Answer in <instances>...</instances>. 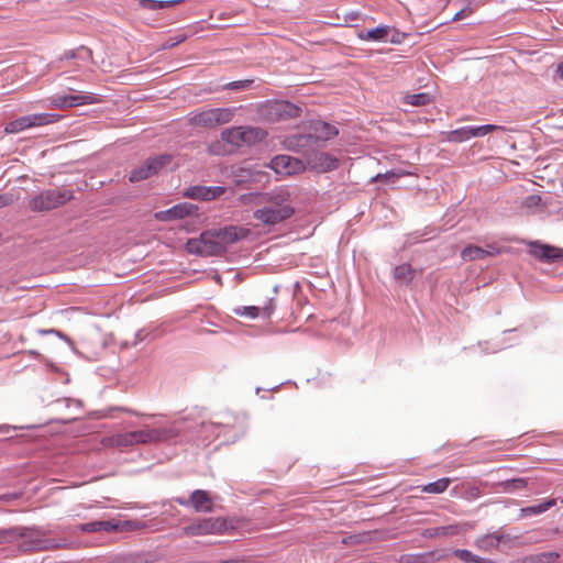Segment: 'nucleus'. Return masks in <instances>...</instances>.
I'll list each match as a JSON object with an SVG mask.
<instances>
[{
	"mask_svg": "<svg viewBox=\"0 0 563 563\" xmlns=\"http://www.w3.org/2000/svg\"><path fill=\"white\" fill-rule=\"evenodd\" d=\"M74 198L70 189L54 188L38 192L29 201V208L33 212H45L64 206Z\"/></svg>",
	"mask_w": 563,
	"mask_h": 563,
	"instance_id": "1",
	"label": "nucleus"
},
{
	"mask_svg": "<svg viewBox=\"0 0 563 563\" xmlns=\"http://www.w3.org/2000/svg\"><path fill=\"white\" fill-rule=\"evenodd\" d=\"M108 444L115 448H126L137 444H151L150 428L114 434L108 438Z\"/></svg>",
	"mask_w": 563,
	"mask_h": 563,
	"instance_id": "9",
	"label": "nucleus"
},
{
	"mask_svg": "<svg viewBox=\"0 0 563 563\" xmlns=\"http://www.w3.org/2000/svg\"><path fill=\"white\" fill-rule=\"evenodd\" d=\"M400 177V174H396V173H386V174H378L375 179L376 180H385V181H388L389 179H394V178H399Z\"/></svg>",
	"mask_w": 563,
	"mask_h": 563,
	"instance_id": "47",
	"label": "nucleus"
},
{
	"mask_svg": "<svg viewBox=\"0 0 563 563\" xmlns=\"http://www.w3.org/2000/svg\"><path fill=\"white\" fill-rule=\"evenodd\" d=\"M18 530L16 543L21 551L31 552L47 549V541L43 539L42 531L33 528L15 527Z\"/></svg>",
	"mask_w": 563,
	"mask_h": 563,
	"instance_id": "8",
	"label": "nucleus"
},
{
	"mask_svg": "<svg viewBox=\"0 0 563 563\" xmlns=\"http://www.w3.org/2000/svg\"><path fill=\"white\" fill-rule=\"evenodd\" d=\"M556 505L555 498H549L544 501L540 500H530V517L540 515L547 510H549L551 507H554Z\"/></svg>",
	"mask_w": 563,
	"mask_h": 563,
	"instance_id": "34",
	"label": "nucleus"
},
{
	"mask_svg": "<svg viewBox=\"0 0 563 563\" xmlns=\"http://www.w3.org/2000/svg\"><path fill=\"white\" fill-rule=\"evenodd\" d=\"M556 73L559 74L560 78L563 79V62L558 65Z\"/></svg>",
	"mask_w": 563,
	"mask_h": 563,
	"instance_id": "53",
	"label": "nucleus"
},
{
	"mask_svg": "<svg viewBox=\"0 0 563 563\" xmlns=\"http://www.w3.org/2000/svg\"><path fill=\"white\" fill-rule=\"evenodd\" d=\"M252 84H253V80H251V79L238 80V81L228 82V84L223 85L222 88L228 89V90H245Z\"/></svg>",
	"mask_w": 563,
	"mask_h": 563,
	"instance_id": "42",
	"label": "nucleus"
},
{
	"mask_svg": "<svg viewBox=\"0 0 563 563\" xmlns=\"http://www.w3.org/2000/svg\"><path fill=\"white\" fill-rule=\"evenodd\" d=\"M186 249L191 254L202 256H219L223 254V246L216 239L213 229L203 231L198 239H189Z\"/></svg>",
	"mask_w": 563,
	"mask_h": 563,
	"instance_id": "4",
	"label": "nucleus"
},
{
	"mask_svg": "<svg viewBox=\"0 0 563 563\" xmlns=\"http://www.w3.org/2000/svg\"><path fill=\"white\" fill-rule=\"evenodd\" d=\"M301 108L284 100H271L258 108L260 117L267 122H276L300 117Z\"/></svg>",
	"mask_w": 563,
	"mask_h": 563,
	"instance_id": "3",
	"label": "nucleus"
},
{
	"mask_svg": "<svg viewBox=\"0 0 563 563\" xmlns=\"http://www.w3.org/2000/svg\"><path fill=\"white\" fill-rule=\"evenodd\" d=\"M550 199L551 195L549 192H534L530 189V212H542L549 205Z\"/></svg>",
	"mask_w": 563,
	"mask_h": 563,
	"instance_id": "28",
	"label": "nucleus"
},
{
	"mask_svg": "<svg viewBox=\"0 0 563 563\" xmlns=\"http://www.w3.org/2000/svg\"><path fill=\"white\" fill-rule=\"evenodd\" d=\"M235 177H236L235 180L238 184L245 181L244 175H235Z\"/></svg>",
	"mask_w": 563,
	"mask_h": 563,
	"instance_id": "54",
	"label": "nucleus"
},
{
	"mask_svg": "<svg viewBox=\"0 0 563 563\" xmlns=\"http://www.w3.org/2000/svg\"><path fill=\"white\" fill-rule=\"evenodd\" d=\"M11 201L12 199L8 195H0V208L10 205Z\"/></svg>",
	"mask_w": 563,
	"mask_h": 563,
	"instance_id": "49",
	"label": "nucleus"
},
{
	"mask_svg": "<svg viewBox=\"0 0 563 563\" xmlns=\"http://www.w3.org/2000/svg\"><path fill=\"white\" fill-rule=\"evenodd\" d=\"M391 43H399L400 40L398 38V33H396L389 40Z\"/></svg>",
	"mask_w": 563,
	"mask_h": 563,
	"instance_id": "55",
	"label": "nucleus"
},
{
	"mask_svg": "<svg viewBox=\"0 0 563 563\" xmlns=\"http://www.w3.org/2000/svg\"><path fill=\"white\" fill-rule=\"evenodd\" d=\"M186 38V36L184 34H178V35H175V36H172L169 38H167L163 45L164 48H172V47H175L176 45L180 44L181 42H184Z\"/></svg>",
	"mask_w": 563,
	"mask_h": 563,
	"instance_id": "44",
	"label": "nucleus"
},
{
	"mask_svg": "<svg viewBox=\"0 0 563 563\" xmlns=\"http://www.w3.org/2000/svg\"><path fill=\"white\" fill-rule=\"evenodd\" d=\"M272 167L279 174H292L302 169L303 164L298 158L288 155H277L272 159Z\"/></svg>",
	"mask_w": 563,
	"mask_h": 563,
	"instance_id": "23",
	"label": "nucleus"
},
{
	"mask_svg": "<svg viewBox=\"0 0 563 563\" xmlns=\"http://www.w3.org/2000/svg\"><path fill=\"white\" fill-rule=\"evenodd\" d=\"M124 411L129 412V413H132L134 416H141V417H153L152 415H144V413H139L136 411H133V410H130V409H124Z\"/></svg>",
	"mask_w": 563,
	"mask_h": 563,
	"instance_id": "52",
	"label": "nucleus"
},
{
	"mask_svg": "<svg viewBox=\"0 0 563 563\" xmlns=\"http://www.w3.org/2000/svg\"><path fill=\"white\" fill-rule=\"evenodd\" d=\"M530 256L541 262L553 263L563 258V250L540 241H530Z\"/></svg>",
	"mask_w": 563,
	"mask_h": 563,
	"instance_id": "16",
	"label": "nucleus"
},
{
	"mask_svg": "<svg viewBox=\"0 0 563 563\" xmlns=\"http://www.w3.org/2000/svg\"><path fill=\"white\" fill-rule=\"evenodd\" d=\"M78 530L81 532H98V531H122L124 530V527L120 526L119 523H114L112 521L108 520H97V521H90L86 523H80L77 526Z\"/></svg>",
	"mask_w": 563,
	"mask_h": 563,
	"instance_id": "25",
	"label": "nucleus"
},
{
	"mask_svg": "<svg viewBox=\"0 0 563 563\" xmlns=\"http://www.w3.org/2000/svg\"><path fill=\"white\" fill-rule=\"evenodd\" d=\"M107 563H146V560L142 555H124L117 556Z\"/></svg>",
	"mask_w": 563,
	"mask_h": 563,
	"instance_id": "41",
	"label": "nucleus"
},
{
	"mask_svg": "<svg viewBox=\"0 0 563 563\" xmlns=\"http://www.w3.org/2000/svg\"><path fill=\"white\" fill-rule=\"evenodd\" d=\"M416 275V271L409 264H401L395 267L394 277L398 282L409 284Z\"/></svg>",
	"mask_w": 563,
	"mask_h": 563,
	"instance_id": "30",
	"label": "nucleus"
},
{
	"mask_svg": "<svg viewBox=\"0 0 563 563\" xmlns=\"http://www.w3.org/2000/svg\"><path fill=\"white\" fill-rule=\"evenodd\" d=\"M196 211L197 207L190 203H178L172 207L175 219H184L187 216L194 214Z\"/></svg>",
	"mask_w": 563,
	"mask_h": 563,
	"instance_id": "36",
	"label": "nucleus"
},
{
	"mask_svg": "<svg viewBox=\"0 0 563 563\" xmlns=\"http://www.w3.org/2000/svg\"><path fill=\"white\" fill-rule=\"evenodd\" d=\"M457 533L456 526H445L426 529L422 536L426 538H435L441 536H453Z\"/></svg>",
	"mask_w": 563,
	"mask_h": 563,
	"instance_id": "33",
	"label": "nucleus"
},
{
	"mask_svg": "<svg viewBox=\"0 0 563 563\" xmlns=\"http://www.w3.org/2000/svg\"><path fill=\"white\" fill-rule=\"evenodd\" d=\"M216 239L223 246V254L227 247L235 242L246 239L251 234V230L239 225H227L219 229H213Z\"/></svg>",
	"mask_w": 563,
	"mask_h": 563,
	"instance_id": "12",
	"label": "nucleus"
},
{
	"mask_svg": "<svg viewBox=\"0 0 563 563\" xmlns=\"http://www.w3.org/2000/svg\"><path fill=\"white\" fill-rule=\"evenodd\" d=\"M405 102L415 107L426 106L431 102L429 93L420 92L405 96Z\"/></svg>",
	"mask_w": 563,
	"mask_h": 563,
	"instance_id": "35",
	"label": "nucleus"
},
{
	"mask_svg": "<svg viewBox=\"0 0 563 563\" xmlns=\"http://www.w3.org/2000/svg\"><path fill=\"white\" fill-rule=\"evenodd\" d=\"M311 130L310 135L316 139V144L319 150L324 146L327 141L333 139L339 133L336 126L322 121L314 122L311 125Z\"/></svg>",
	"mask_w": 563,
	"mask_h": 563,
	"instance_id": "22",
	"label": "nucleus"
},
{
	"mask_svg": "<svg viewBox=\"0 0 563 563\" xmlns=\"http://www.w3.org/2000/svg\"><path fill=\"white\" fill-rule=\"evenodd\" d=\"M18 533L19 532L15 530V527L9 529L0 528V544L15 543Z\"/></svg>",
	"mask_w": 563,
	"mask_h": 563,
	"instance_id": "40",
	"label": "nucleus"
},
{
	"mask_svg": "<svg viewBox=\"0 0 563 563\" xmlns=\"http://www.w3.org/2000/svg\"><path fill=\"white\" fill-rule=\"evenodd\" d=\"M503 252V249L496 243H489L485 246L467 245L461 252L464 261L484 260L489 256H496Z\"/></svg>",
	"mask_w": 563,
	"mask_h": 563,
	"instance_id": "17",
	"label": "nucleus"
},
{
	"mask_svg": "<svg viewBox=\"0 0 563 563\" xmlns=\"http://www.w3.org/2000/svg\"><path fill=\"white\" fill-rule=\"evenodd\" d=\"M452 553L454 556L459 558L461 561L465 563H496L493 560L475 555L471 551L465 549H456Z\"/></svg>",
	"mask_w": 563,
	"mask_h": 563,
	"instance_id": "31",
	"label": "nucleus"
},
{
	"mask_svg": "<svg viewBox=\"0 0 563 563\" xmlns=\"http://www.w3.org/2000/svg\"><path fill=\"white\" fill-rule=\"evenodd\" d=\"M401 561H405L406 563H421L422 555L402 556Z\"/></svg>",
	"mask_w": 563,
	"mask_h": 563,
	"instance_id": "48",
	"label": "nucleus"
},
{
	"mask_svg": "<svg viewBox=\"0 0 563 563\" xmlns=\"http://www.w3.org/2000/svg\"><path fill=\"white\" fill-rule=\"evenodd\" d=\"M236 108H211L192 112L189 122L191 125L212 129L232 121Z\"/></svg>",
	"mask_w": 563,
	"mask_h": 563,
	"instance_id": "2",
	"label": "nucleus"
},
{
	"mask_svg": "<svg viewBox=\"0 0 563 563\" xmlns=\"http://www.w3.org/2000/svg\"><path fill=\"white\" fill-rule=\"evenodd\" d=\"M89 57H90V51L88 48L80 47V48H77V49L66 51L62 55L60 59H75V58L86 59V58H89Z\"/></svg>",
	"mask_w": 563,
	"mask_h": 563,
	"instance_id": "39",
	"label": "nucleus"
},
{
	"mask_svg": "<svg viewBox=\"0 0 563 563\" xmlns=\"http://www.w3.org/2000/svg\"><path fill=\"white\" fill-rule=\"evenodd\" d=\"M388 33H389V26L379 25L372 30L361 31L358 33V37L363 41L379 42V41H386Z\"/></svg>",
	"mask_w": 563,
	"mask_h": 563,
	"instance_id": "27",
	"label": "nucleus"
},
{
	"mask_svg": "<svg viewBox=\"0 0 563 563\" xmlns=\"http://www.w3.org/2000/svg\"><path fill=\"white\" fill-rule=\"evenodd\" d=\"M311 168L319 172H329L336 169L339 166V159L329 153L320 152L314 150L311 156L306 162Z\"/></svg>",
	"mask_w": 563,
	"mask_h": 563,
	"instance_id": "21",
	"label": "nucleus"
},
{
	"mask_svg": "<svg viewBox=\"0 0 563 563\" xmlns=\"http://www.w3.org/2000/svg\"><path fill=\"white\" fill-rule=\"evenodd\" d=\"M285 146L289 151L301 154L306 162L314 152V150H319L316 144V139H313L310 133L289 135L285 140Z\"/></svg>",
	"mask_w": 563,
	"mask_h": 563,
	"instance_id": "10",
	"label": "nucleus"
},
{
	"mask_svg": "<svg viewBox=\"0 0 563 563\" xmlns=\"http://www.w3.org/2000/svg\"><path fill=\"white\" fill-rule=\"evenodd\" d=\"M59 115L55 113H33L20 117L9 122L4 131L7 133H19L30 128L47 125L59 120Z\"/></svg>",
	"mask_w": 563,
	"mask_h": 563,
	"instance_id": "6",
	"label": "nucleus"
},
{
	"mask_svg": "<svg viewBox=\"0 0 563 563\" xmlns=\"http://www.w3.org/2000/svg\"><path fill=\"white\" fill-rule=\"evenodd\" d=\"M172 162V156L163 154L156 157L147 158L141 166L131 170L129 179L132 183L145 180L158 174Z\"/></svg>",
	"mask_w": 563,
	"mask_h": 563,
	"instance_id": "7",
	"label": "nucleus"
},
{
	"mask_svg": "<svg viewBox=\"0 0 563 563\" xmlns=\"http://www.w3.org/2000/svg\"><path fill=\"white\" fill-rule=\"evenodd\" d=\"M512 539L501 530H496L493 533L482 536L476 539L475 545L486 552L497 550L500 544L509 545Z\"/></svg>",
	"mask_w": 563,
	"mask_h": 563,
	"instance_id": "19",
	"label": "nucleus"
},
{
	"mask_svg": "<svg viewBox=\"0 0 563 563\" xmlns=\"http://www.w3.org/2000/svg\"><path fill=\"white\" fill-rule=\"evenodd\" d=\"M472 13H473V8L470 5H466V7L462 8L461 10H459L454 14V16L452 18V21H460L462 19L470 16Z\"/></svg>",
	"mask_w": 563,
	"mask_h": 563,
	"instance_id": "45",
	"label": "nucleus"
},
{
	"mask_svg": "<svg viewBox=\"0 0 563 563\" xmlns=\"http://www.w3.org/2000/svg\"><path fill=\"white\" fill-rule=\"evenodd\" d=\"M342 542L343 543H356V542H358V539H357V537H349L347 539L344 538L342 540Z\"/></svg>",
	"mask_w": 563,
	"mask_h": 563,
	"instance_id": "51",
	"label": "nucleus"
},
{
	"mask_svg": "<svg viewBox=\"0 0 563 563\" xmlns=\"http://www.w3.org/2000/svg\"><path fill=\"white\" fill-rule=\"evenodd\" d=\"M503 130V126L495 124H485L481 126H475L476 136H484L493 131Z\"/></svg>",
	"mask_w": 563,
	"mask_h": 563,
	"instance_id": "43",
	"label": "nucleus"
},
{
	"mask_svg": "<svg viewBox=\"0 0 563 563\" xmlns=\"http://www.w3.org/2000/svg\"><path fill=\"white\" fill-rule=\"evenodd\" d=\"M225 191L227 188L223 186L196 185L186 188L183 196L192 200L211 201L222 196Z\"/></svg>",
	"mask_w": 563,
	"mask_h": 563,
	"instance_id": "14",
	"label": "nucleus"
},
{
	"mask_svg": "<svg viewBox=\"0 0 563 563\" xmlns=\"http://www.w3.org/2000/svg\"><path fill=\"white\" fill-rule=\"evenodd\" d=\"M175 501L184 507H192L197 512H211L213 510V501L207 490L196 489L189 498L176 497Z\"/></svg>",
	"mask_w": 563,
	"mask_h": 563,
	"instance_id": "11",
	"label": "nucleus"
},
{
	"mask_svg": "<svg viewBox=\"0 0 563 563\" xmlns=\"http://www.w3.org/2000/svg\"><path fill=\"white\" fill-rule=\"evenodd\" d=\"M294 212V208L268 209L262 207L253 212V218L264 225H275L289 219Z\"/></svg>",
	"mask_w": 563,
	"mask_h": 563,
	"instance_id": "13",
	"label": "nucleus"
},
{
	"mask_svg": "<svg viewBox=\"0 0 563 563\" xmlns=\"http://www.w3.org/2000/svg\"><path fill=\"white\" fill-rule=\"evenodd\" d=\"M559 556L554 551L530 554V563H554Z\"/></svg>",
	"mask_w": 563,
	"mask_h": 563,
	"instance_id": "38",
	"label": "nucleus"
},
{
	"mask_svg": "<svg viewBox=\"0 0 563 563\" xmlns=\"http://www.w3.org/2000/svg\"><path fill=\"white\" fill-rule=\"evenodd\" d=\"M155 218L159 221H169L175 219L174 213L172 212V208L155 213Z\"/></svg>",
	"mask_w": 563,
	"mask_h": 563,
	"instance_id": "46",
	"label": "nucleus"
},
{
	"mask_svg": "<svg viewBox=\"0 0 563 563\" xmlns=\"http://www.w3.org/2000/svg\"><path fill=\"white\" fill-rule=\"evenodd\" d=\"M254 197L253 194H250V195H241L239 197V200L242 202V203H247L249 201L252 200V198Z\"/></svg>",
	"mask_w": 563,
	"mask_h": 563,
	"instance_id": "50",
	"label": "nucleus"
},
{
	"mask_svg": "<svg viewBox=\"0 0 563 563\" xmlns=\"http://www.w3.org/2000/svg\"><path fill=\"white\" fill-rule=\"evenodd\" d=\"M96 102H98V99L93 93L56 95L51 98L52 106L58 109L73 108L80 104H92Z\"/></svg>",
	"mask_w": 563,
	"mask_h": 563,
	"instance_id": "15",
	"label": "nucleus"
},
{
	"mask_svg": "<svg viewBox=\"0 0 563 563\" xmlns=\"http://www.w3.org/2000/svg\"><path fill=\"white\" fill-rule=\"evenodd\" d=\"M472 137H477L475 134V126H463L448 132L446 141L452 143H461Z\"/></svg>",
	"mask_w": 563,
	"mask_h": 563,
	"instance_id": "29",
	"label": "nucleus"
},
{
	"mask_svg": "<svg viewBox=\"0 0 563 563\" xmlns=\"http://www.w3.org/2000/svg\"><path fill=\"white\" fill-rule=\"evenodd\" d=\"M180 434V429L176 426L150 428L151 444L167 442Z\"/></svg>",
	"mask_w": 563,
	"mask_h": 563,
	"instance_id": "26",
	"label": "nucleus"
},
{
	"mask_svg": "<svg viewBox=\"0 0 563 563\" xmlns=\"http://www.w3.org/2000/svg\"><path fill=\"white\" fill-rule=\"evenodd\" d=\"M261 199V203H263L265 208L268 209H280L292 208L290 205V195L288 190L284 188H276L269 192L263 195H255Z\"/></svg>",
	"mask_w": 563,
	"mask_h": 563,
	"instance_id": "18",
	"label": "nucleus"
},
{
	"mask_svg": "<svg viewBox=\"0 0 563 563\" xmlns=\"http://www.w3.org/2000/svg\"><path fill=\"white\" fill-rule=\"evenodd\" d=\"M450 483V478L443 477L422 486L421 490L428 494H441L448 489Z\"/></svg>",
	"mask_w": 563,
	"mask_h": 563,
	"instance_id": "32",
	"label": "nucleus"
},
{
	"mask_svg": "<svg viewBox=\"0 0 563 563\" xmlns=\"http://www.w3.org/2000/svg\"><path fill=\"white\" fill-rule=\"evenodd\" d=\"M258 132V130L253 128H231L222 132V139L230 144L240 146L244 143H250Z\"/></svg>",
	"mask_w": 563,
	"mask_h": 563,
	"instance_id": "20",
	"label": "nucleus"
},
{
	"mask_svg": "<svg viewBox=\"0 0 563 563\" xmlns=\"http://www.w3.org/2000/svg\"><path fill=\"white\" fill-rule=\"evenodd\" d=\"M229 530V522L225 518H203L194 521L183 528V533L187 537L222 534Z\"/></svg>",
	"mask_w": 563,
	"mask_h": 563,
	"instance_id": "5",
	"label": "nucleus"
},
{
	"mask_svg": "<svg viewBox=\"0 0 563 563\" xmlns=\"http://www.w3.org/2000/svg\"><path fill=\"white\" fill-rule=\"evenodd\" d=\"M177 2L178 1L140 0V5L146 10L157 11L173 7Z\"/></svg>",
	"mask_w": 563,
	"mask_h": 563,
	"instance_id": "37",
	"label": "nucleus"
},
{
	"mask_svg": "<svg viewBox=\"0 0 563 563\" xmlns=\"http://www.w3.org/2000/svg\"><path fill=\"white\" fill-rule=\"evenodd\" d=\"M275 310L274 300L271 299L265 306H249V307H238L233 310V312L238 316L246 317L250 319H255L260 316L264 318H269Z\"/></svg>",
	"mask_w": 563,
	"mask_h": 563,
	"instance_id": "24",
	"label": "nucleus"
}]
</instances>
